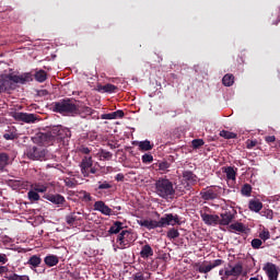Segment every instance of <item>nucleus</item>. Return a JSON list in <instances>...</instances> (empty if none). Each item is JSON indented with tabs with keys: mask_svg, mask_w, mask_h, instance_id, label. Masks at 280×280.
<instances>
[{
	"mask_svg": "<svg viewBox=\"0 0 280 280\" xmlns=\"http://www.w3.org/2000/svg\"><path fill=\"white\" fill-rule=\"evenodd\" d=\"M125 117V112L122 109H117L109 114H104L101 116V119L113 120V119H122Z\"/></svg>",
	"mask_w": 280,
	"mask_h": 280,
	"instance_id": "nucleus-18",
	"label": "nucleus"
},
{
	"mask_svg": "<svg viewBox=\"0 0 280 280\" xmlns=\"http://www.w3.org/2000/svg\"><path fill=\"white\" fill-rule=\"evenodd\" d=\"M9 261L7 254H0V264L5 265Z\"/></svg>",
	"mask_w": 280,
	"mask_h": 280,
	"instance_id": "nucleus-54",
	"label": "nucleus"
},
{
	"mask_svg": "<svg viewBox=\"0 0 280 280\" xmlns=\"http://www.w3.org/2000/svg\"><path fill=\"white\" fill-rule=\"evenodd\" d=\"M125 236V241H130L132 233L130 232V234L124 235Z\"/></svg>",
	"mask_w": 280,
	"mask_h": 280,
	"instance_id": "nucleus-59",
	"label": "nucleus"
},
{
	"mask_svg": "<svg viewBox=\"0 0 280 280\" xmlns=\"http://www.w3.org/2000/svg\"><path fill=\"white\" fill-rule=\"evenodd\" d=\"M94 210L101 212L105 217L118 215L117 211H114L110 207H108L104 201L97 200L94 203Z\"/></svg>",
	"mask_w": 280,
	"mask_h": 280,
	"instance_id": "nucleus-9",
	"label": "nucleus"
},
{
	"mask_svg": "<svg viewBox=\"0 0 280 280\" xmlns=\"http://www.w3.org/2000/svg\"><path fill=\"white\" fill-rule=\"evenodd\" d=\"M44 264H46L48 268H52L59 264V257L57 255L49 254L44 258Z\"/></svg>",
	"mask_w": 280,
	"mask_h": 280,
	"instance_id": "nucleus-21",
	"label": "nucleus"
},
{
	"mask_svg": "<svg viewBox=\"0 0 280 280\" xmlns=\"http://www.w3.org/2000/svg\"><path fill=\"white\" fill-rule=\"evenodd\" d=\"M117 90H118V88L115 86V85L112 84V83H107V84L101 86V91H103V92H105V93H109V94L114 93V92L117 91Z\"/></svg>",
	"mask_w": 280,
	"mask_h": 280,
	"instance_id": "nucleus-38",
	"label": "nucleus"
},
{
	"mask_svg": "<svg viewBox=\"0 0 280 280\" xmlns=\"http://www.w3.org/2000/svg\"><path fill=\"white\" fill-rule=\"evenodd\" d=\"M153 148H154V145L149 140L138 142V150H140L141 152L152 151Z\"/></svg>",
	"mask_w": 280,
	"mask_h": 280,
	"instance_id": "nucleus-26",
	"label": "nucleus"
},
{
	"mask_svg": "<svg viewBox=\"0 0 280 280\" xmlns=\"http://www.w3.org/2000/svg\"><path fill=\"white\" fill-rule=\"evenodd\" d=\"M205 145V140L202 139H194L191 140V148L198 150Z\"/></svg>",
	"mask_w": 280,
	"mask_h": 280,
	"instance_id": "nucleus-42",
	"label": "nucleus"
},
{
	"mask_svg": "<svg viewBox=\"0 0 280 280\" xmlns=\"http://www.w3.org/2000/svg\"><path fill=\"white\" fill-rule=\"evenodd\" d=\"M34 78L37 82L43 83L47 80V72L44 70H37L34 74Z\"/></svg>",
	"mask_w": 280,
	"mask_h": 280,
	"instance_id": "nucleus-32",
	"label": "nucleus"
},
{
	"mask_svg": "<svg viewBox=\"0 0 280 280\" xmlns=\"http://www.w3.org/2000/svg\"><path fill=\"white\" fill-rule=\"evenodd\" d=\"M9 155L7 153H0V172L4 171L9 165Z\"/></svg>",
	"mask_w": 280,
	"mask_h": 280,
	"instance_id": "nucleus-31",
	"label": "nucleus"
},
{
	"mask_svg": "<svg viewBox=\"0 0 280 280\" xmlns=\"http://www.w3.org/2000/svg\"><path fill=\"white\" fill-rule=\"evenodd\" d=\"M230 229L232 231H237L238 233H244L246 231V228H245L244 223H242V222H235V223L231 224Z\"/></svg>",
	"mask_w": 280,
	"mask_h": 280,
	"instance_id": "nucleus-33",
	"label": "nucleus"
},
{
	"mask_svg": "<svg viewBox=\"0 0 280 280\" xmlns=\"http://www.w3.org/2000/svg\"><path fill=\"white\" fill-rule=\"evenodd\" d=\"M44 199L48 200L49 202L60 207V206H63L65 202H66V198L63 195H60V194H44L43 196Z\"/></svg>",
	"mask_w": 280,
	"mask_h": 280,
	"instance_id": "nucleus-12",
	"label": "nucleus"
},
{
	"mask_svg": "<svg viewBox=\"0 0 280 280\" xmlns=\"http://www.w3.org/2000/svg\"><path fill=\"white\" fill-rule=\"evenodd\" d=\"M141 160H142V163L144 164H150L154 161L153 155L148 153L142 155Z\"/></svg>",
	"mask_w": 280,
	"mask_h": 280,
	"instance_id": "nucleus-47",
	"label": "nucleus"
},
{
	"mask_svg": "<svg viewBox=\"0 0 280 280\" xmlns=\"http://www.w3.org/2000/svg\"><path fill=\"white\" fill-rule=\"evenodd\" d=\"M93 166V159L92 156H84L81 161L80 167H81V174L84 177H89V170H91Z\"/></svg>",
	"mask_w": 280,
	"mask_h": 280,
	"instance_id": "nucleus-15",
	"label": "nucleus"
},
{
	"mask_svg": "<svg viewBox=\"0 0 280 280\" xmlns=\"http://www.w3.org/2000/svg\"><path fill=\"white\" fill-rule=\"evenodd\" d=\"M261 244H262V242H261L260 238H254V240H252V242H250V246H252V248H254V249H259V248L261 247Z\"/></svg>",
	"mask_w": 280,
	"mask_h": 280,
	"instance_id": "nucleus-46",
	"label": "nucleus"
},
{
	"mask_svg": "<svg viewBox=\"0 0 280 280\" xmlns=\"http://www.w3.org/2000/svg\"><path fill=\"white\" fill-rule=\"evenodd\" d=\"M280 23V15H278L277 21L273 22V25H278Z\"/></svg>",
	"mask_w": 280,
	"mask_h": 280,
	"instance_id": "nucleus-61",
	"label": "nucleus"
},
{
	"mask_svg": "<svg viewBox=\"0 0 280 280\" xmlns=\"http://www.w3.org/2000/svg\"><path fill=\"white\" fill-rule=\"evenodd\" d=\"M80 104L81 102L74 98H61L51 103V112L67 117H74V113L78 112V106Z\"/></svg>",
	"mask_w": 280,
	"mask_h": 280,
	"instance_id": "nucleus-2",
	"label": "nucleus"
},
{
	"mask_svg": "<svg viewBox=\"0 0 280 280\" xmlns=\"http://www.w3.org/2000/svg\"><path fill=\"white\" fill-rule=\"evenodd\" d=\"M65 186L73 189L78 186V180H75L74 178H69L68 177L67 179H65Z\"/></svg>",
	"mask_w": 280,
	"mask_h": 280,
	"instance_id": "nucleus-43",
	"label": "nucleus"
},
{
	"mask_svg": "<svg viewBox=\"0 0 280 280\" xmlns=\"http://www.w3.org/2000/svg\"><path fill=\"white\" fill-rule=\"evenodd\" d=\"M245 144L248 150H252L258 144V141L248 139L247 142H245Z\"/></svg>",
	"mask_w": 280,
	"mask_h": 280,
	"instance_id": "nucleus-52",
	"label": "nucleus"
},
{
	"mask_svg": "<svg viewBox=\"0 0 280 280\" xmlns=\"http://www.w3.org/2000/svg\"><path fill=\"white\" fill-rule=\"evenodd\" d=\"M222 264H224V260L217 259V260H213V262H209L208 265L202 264L198 266L197 271L201 275H207L211 272V270H213L214 268L220 267Z\"/></svg>",
	"mask_w": 280,
	"mask_h": 280,
	"instance_id": "nucleus-11",
	"label": "nucleus"
},
{
	"mask_svg": "<svg viewBox=\"0 0 280 280\" xmlns=\"http://www.w3.org/2000/svg\"><path fill=\"white\" fill-rule=\"evenodd\" d=\"M42 264V258L39 255H33L30 257L28 261H27V265H30V267L32 269H36L40 266Z\"/></svg>",
	"mask_w": 280,
	"mask_h": 280,
	"instance_id": "nucleus-25",
	"label": "nucleus"
},
{
	"mask_svg": "<svg viewBox=\"0 0 280 280\" xmlns=\"http://www.w3.org/2000/svg\"><path fill=\"white\" fill-rule=\"evenodd\" d=\"M222 83L225 86H232L234 84V75L233 74H225L222 79Z\"/></svg>",
	"mask_w": 280,
	"mask_h": 280,
	"instance_id": "nucleus-37",
	"label": "nucleus"
},
{
	"mask_svg": "<svg viewBox=\"0 0 280 280\" xmlns=\"http://www.w3.org/2000/svg\"><path fill=\"white\" fill-rule=\"evenodd\" d=\"M265 141H267L268 143H273L276 141V138H275V136H270V137L265 138Z\"/></svg>",
	"mask_w": 280,
	"mask_h": 280,
	"instance_id": "nucleus-57",
	"label": "nucleus"
},
{
	"mask_svg": "<svg viewBox=\"0 0 280 280\" xmlns=\"http://www.w3.org/2000/svg\"><path fill=\"white\" fill-rule=\"evenodd\" d=\"M98 156L102 161H110L113 159V153L110 151L102 149L101 152H98Z\"/></svg>",
	"mask_w": 280,
	"mask_h": 280,
	"instance_id": "nucleus-34",
	"label": "nucleus"
},
{
	"mask_svg": "<svg viewBox=\"0 0 280 280\" xmlns=\"http://www.w3.org/2000/svg\"><path fill=\"white\" fill-rule=\"evenodd\" d=\"M248 209L252 212L259 213L262 209V203L259 199H250L248 203Z\"/></svg>",
	"mask_w": 280,
	"mask_h": 280,
	"instance_id": "nucleus-20",
	"label": "nucleus"
},
{
	"mask_svg": "<svg viewBox=\"0 0 280 280\" xmlns=\"http://www.w3.org/2000/svg\"><path fill=\"white\" fill-rule=\"evenodd\" d=\"M249 280H259V279L256 277H252V278H249Z\"/></svg>",
	"mask_w": 280,
	"mask_h": 280,
	"instance_id": "nucleus-64",
	"label": "nucleus"
},
{
	"mask_svg": "<svg viewBox=\"0 0 280 280\" xmlns=\"http://www.w3.org/2000/svg\"><path fill=\"white\" fill-rule=\"evenodd\" d=\"M252 191H253V187L250 184H244L241 192L244 197H250L252 196Z\"/></svg>",
	"mask_w": 280,
	"mask_h": 280,
	"instance_id": "nucleus-39",
	"label": "nucleus"
},
{
	"mask_svg": "<svg viewBox=\"0 0 280 280\" xmlns=\"http://www.w3.org/2000/svg\"><path fill=\"white\" fill-rule=\"evenodd\" d=\"M264 242H267L270 237L271 234L268 231L260 232L258 235Z\"/></svg>",
	"mask_w": 280,
	"mask_h": 280,
	"instance_id": "nucleus-51",
	"label": "nucleus"
},
{
	"mask_svg": "<svg viewBox=\"0 0 280 280\" xmlns=\"http://www.w3.org/2000/svg\"><path fill=\"white\" fill-rule=\"evenodd\" d=\"M27 198L31 202H36V201H39L40 200V195L39 192L31 189L28 192H27Z\"/></svg>",
	"mask_w": 280,
	"mask_h": 280,
	"instance_id": "nucleus-35",
	"label": "nucleus"
},
{
	"mask_svg": "<svg viewBox=\"0 0 280 280\" xmlns=\"http://www.w3.org/2000/svg\"><path fill=\"white\" fill-rule=\"evenodd\" d=\"M172 166L167 161H160L155 164V167L158 171H160L162 174H166L168 172V168Z\"/></svg>",
	"mask_w": 280,
	"mask_h": 280,
	"instance_id": "nucleus-28",
	"label": "nucleus"
},
{
	"mask_svg": "<svg viewBox=\"0 0 280 280\" xmlns=\"http://www.w3.org/2000/svg\"><path fill=\"white\" fill-rule=\"evenodd\" d=\"M33 81V74L31 72L24 73L22 75H4L0 77V94L2 92L13 91L15 84H26Z\"/></svg>",
	"mask_w": 280,
	"mask_h": 280,
	"instance_id": "nucleus-3",
	"label": "nucleus"
},
{
	"mask_svg": "<svg viewBox=\"0 0 280 280\" xmlns=\"http://www.w3.org/2000/svg\"><path fill=\"white\" fill-rule=\"evenodd\" d=\"M3 139L7 141L14 140V135L13 133H4Z\"/></svg>",
	"mask_w": 280,
	"mask_h": 280,
	"instance_id": "nucleus-55",
	"label": "nucleus"
},
{
	"mask_svg": "<svg viewBox=\"0 0 280 280\" xmlns=\"http://www.w3.org/2000/svg\"><path fill=\"white\" fill-rule=\"evenodd\" d=\"M130 235V232L125 230L117 236V243L120 246L121 249H125L129 243H131V240H126L125 236Z\"/></svg>",
	"mask_w": 280,
	"mask_h": 280,
	"instance_id": "nucleus-19",
	"label": "nucleus"
},
{
	"mask_svg": "<svg viewBox=\"0 0 280 280\" xmlns=\"http://www.w3.org/2000/svg\"><path fill=\"white\" fill-rule=\"evenodd\" d=\"M220 136L222 138H224L225 140L237 139V133H235L233 131L222 130V131H220Z\"/></svg>",
	"mask_w": 280,
	"mask_h": 280,
	"instance_id": "nucleus-36",
	"label": "nucleus"
},
{
	"mask_svg": "<svg viewBox=\"0 0 280 280\" xmlns=\"http://www.w3.org/2000/svg\"><path fill=\"white\" fill-rule=\"evenodd\" d=\"M183 178L190 185H195L198 182V177L191 171H184Z\"/></svg>",
	"mask_w": 280,
	"mask_h": 280,
	"instance_id": "nucleus-23",
	"label": "nucleus"
},
{
	"mask_svg": "<svg viewBox=\"0 0 280 280\" xmlns=\"http://www.w3.org/2000/svg\"><path fill=\"white\" fill-rule=\"evenodd\" d=\"M179 236H180V233L175 228L170 229L167 232L168 240H175V238H178Z\"/></svg>",
	"mask_w": 280,
	"mask_h": 280,
	"instance_id": "nucleus-41",
	"label": "nucleus"
},
{
	"mask_svg": "<svg viewBox=\"0 0 280 280\" xmlns=\"http://www.w3.org/2000/svg\"><path fill=\"white\" fill-rule=\"evenodd\" d=\"M201 219L203 223L207 225L219 224V221H220L219 215L208 214L206 212H201Z\"/></svg>",
	"mask_w": 280,
	"mask_h": 280,
	"instance_id": "nucleus-17",
	"label": "nucleus"
},
{
	"mask_svg": "<svg viewBox=\"0 0 280 280\" xmlns=\"http://www.w3.org/2000/svg\"><path fill=\"white\" fill-rule=\"evenodd\" d=\"M95 172H96V170L93 168V167H91V168L89 170V175H90V174H95Z\"/></svg>",
	"mask_w": 280,
	"mask_h": 280,
	"instance_id": "nucleus-60",
	"label": "nucleus"
},
{
	"mask_svg": "<svg viewBox=\"0 0 280 280\" xmlns=\"http://www.w3.org/2000/svg\"><path fill=\"white\" fill-rule=\"evenodd\" d=\"M235 213H237V211H234L233 213L231 210H225L223 213H221L219 224L223 226L231 224L235 219Z\"/></svg>",
	"mask_w": 280,
	"mask_h": 280,
	"instance_id": "nucleus-16",
	"label": "nucleus"
},
{
	"mask_svg": "<svg viewBox=\"0 0 280 280\" xmlns=\"http://www.w3.org/2000/svg\"><path fill=\"white\" fill-rule=\"evenodd\" d=\"M122 230V222L121 221H115L114 224L109 228L108 233L110 235H117Z\"/></svg>",
	"mask_w": 280,
	"mask_h": 280,
	"instance_id": "nucleus-27",
	"label": "nucleus"
},
{
	"mask_svg": "<svg viewBox=\"0 0 280 280\" xmlns=\"http://www.w3.org/2000/svg\"><path fill=\"white\" fill-rule=\"evenodd\" d=\"M242 272H244V266L241 262L235 266L229 265V268L220 270L221 280H238Z\"/></svg>",
	"mask_w": 280,
	"mask_h": 280,
	"instance_id": "nucleus-5",
	"label": "nucleus"
},
{
	"mask_svg": "<svg viewBox=\"0 0 280 280\" xmlns=\"http://www.w3.org/2000/svg\"><path fill=\"white\" fill-rule=\"evenodd\" d=\"M31 189L33 191L45 194L48 190V186L44 185L42 183H35V184L31 185Z\"/></svg>",
	"mask_w": 280,
	"mask_h": 280,
	"instance_id": "nucleus-30",
	"label": "nucleus"
},
{
	"mask_svg": "<svg viewBox=\"0 0 280 280\" xmlns=\"http://www.w3.org/2000/svg\"><path fill=\"white\" fill-rule=\"evenodd\" d=\"M259 212H260V215L264 217V218H267V220H272L273 219V211L272 210L265 209V210H261Z\"/></svg>",
	"mask_w": 280,
	"mask_h": 280,
	"instance_id": "nucleus-45",
	"label": "nucleus"
},
{
	"mask_svg": "<svg viewBox=\"0 0 280 280\" xmlns=\"http://www.w3.org/2000/svg\"><path fill=\"white\" fill-rule=\"evenodd\" d=\"M202 198L205 200H214L219 198V192L210 188L208 191L203 192Z\"/></svg>",
	"mask_w": 280,
	"mask_h": 280,
	"instance_id": "nucleus-29",
	"label": "nucleus"
},
{
	"mask_svg": "<svg viewBox=\"0 0 280 280\" xmlns=\"http://www.w3.org/2000/svg\"><path fill=\"white\" fill-rule=\"evenodd\" d=\"M133 280H149V277H145L143 272L138 271L133 275Z\"/></svg>",
	"mask_w": 280,
	"mask_h": 280,
	"instance_id": "nucleus-50",
	"label": "nucleus"
},
{
	"mask_svg": "<svg viewBox=\"0 0 280 280\" xmlns=\"http://www.w3.org/2000/svg\"><path fill=\"white\" fill-rule=\"evenodd\" d=\"M82 200L84 202H92L93 198L91 196V192H86L85 190L81 191Z\"/></svg>",
	"mask_w": 280,
	"mask_h": 280,
	"instance_id": "nucleus-48",
	"label": "nucleus"
},
{
	"mask_svg": "<svg viewBox=\"0 0 280 280\" xmlns=\"http://www.w3.org/2000/svg\"><path fill=\"white\" fill-rule=\"evenodd\" d=\"M78 112L74 113V117L81 116V118L85 119L88 116H92L95 113V109L92 107H89L83 104H79L77 107Z\"/></svg>",
	"mask_w": 280,
	"mask_h": 280,
	"instance_id": "nucleus-14",
	"label": "nucleus"
},
{
	"mask_svg": "<svg viewBox=\"0 0 280 280\" xmlns=\"http://www.w3.org/2000/svg\"><path fill=\"white\" fill-rule=\"evenodd\" d=\"M35 144H39V147H50L52 145L55 138L47 132H37L33 138Z\"/></svg>",
	"mask_w": 280,
	"mask_h": 280,
	"instance_id": "nucleus-7",
	"label": "nucleus"
},
{
	"mask_svg": "<svg viewBox=\"0 0 280 280\" xmlns=\"http://www.w3.org/2000/svg\"><path fill=\"white\" fill-rule=\"evenodd\" d=\"M152 273L151 272H144V277H149V280L151 279Z\"/></svg>",
	"mask_w": 280,
	"mask_h": 280,
	"instance_id": "nucleus-62",
	"label": "nucleus"
},
{
	"mask_svg": "<svg viewBox=\"0 0 280 280\" xmlns=\"http://www.w3.org/2000/svg\"><path fill=\"white\" fill-rule=\"evenodd\" d=\"M67 224L70 226L74 225V222L78 221V215L75 212H71L69 215L66 217Z\"/></svg>",
	"mask_w": 280,
	"mask_h": 280,
	"instance_id": "nucleus-40",
	"label": "nucleus"
},
{
	"mask_svg": "<svg viewBox=\"0 0 280 280\" xmlns=\"http://www.w3.org/2000/svg\"><path fill=\"white\" fill-rule=\"evenodd\" d=\"M223 173L225 174V178L228 180L235 182L237 177V171H234L232 166L224 167Z\"/></svg>",
	"mask_w": 280,
	"mask_h": 280,
	"instance_id": "nucleus-24",
	"label": "nucleus"
},
{
	"mask_svg": "<svg viewBox=\"0 0 280 280\" xmlns=\"http://www.w3.org/2000/svg\"><path fill=\"white\" fill-rule=\"evenodd\" d=\"M78 151H80L82 154H85V155L91 153V149H89L88 147H84V145L80 147V149H78Z\"/></svg>",
	"mask_w": 280,
	"mask_h": 280,
	"instance_id": "nucleus-53",
	"label": "nucleus"
},
{
	"mask_svg": "<svg viewBox=\"0 0 280 280\" xmlns=\"http://www.w3.org/2000/svg\"><path fill=\"white\" fill-rule=\"evenodd\" d=\"M140 255L142 259H149V257H152L154 255V252L151 245L144 244L141 248Z\"/></svg>",
	"mask_w": 280,
	"mask_h": 280,
	"instance_id": "nucleus-22",
	"label": "nucleus"
},
{
	"mask_svg": "<svg viewBox=\"0 0 280 280\" xmlns=\"http://www.w3.org/2000/svg\"><path fill=\"white\" fill-rule=\"evenodd\" d=\"M262 270L268 276V280H278L279 278V267L272 262L265 264Z\"/></svg>",
	"mask_w": 280,
	"mask_h": 280,
	"instance_id": "nucleus-10",
	"label": "nucleus"
},
{
	"mask_svg": "<svg viewBox=\"0 0 280 280\" xmlns=\"http://www.w3.org/2000/svg\"><path fill=\"white\" fill-rule=\"evenodd\" d=\"M112 184L107 183V182H103V183H100L98 186H97V189L98 190H107V189H112Z\"/></svg>",
	"mask_w": 280,
	"mask_h": 280,
	"instance_id": "nucleus-49",
	"label": "nucleus"
},
{
	"mask_svg": "<svg viewBox=\"0 0 280 280\" xmlns=\"http://www.w3.org/2000/svg\"><path fill=\"white\" fill-rule=\"evenodd\" d=\"M27 159L31 161H43L46 159L47 151L42 145H30L25 152Z\"/></svg>",
	"mask_w": 280,
	"mask_h": 280,
	"instance_id": "nucleus-6",
	"label": "nucleus"
},
{
	"mask_svg": "<svg viewBox=\"0 0 280 280\" xmlns=\"http://www.w3.org/2000/svg\"><path fill=\"white\" fill-rule=\"evenodd\" d=\"M155 192L163 199L173 198L175 195L174 184L166 177H160L155 182Z\"/></svg>",
	"mask_w": 280,
	"mask_h": 280,
	"instance_id": "nucleus-4",
	"label": "nucleus"
},
{
	"mask_svg": "<svg viewBox=\"0 0 280 280\" xmlns=\"http://www.w3.org/2000/svg\"><path fill=\"white\" fill-rule=\"evenodd\" d=\"M115 180H117V182H122V180H125V175L121 174V173H118V174L116 175V177H115Z\"/></svg>",
	"mask_w": 280,
	"mask_h": 280,
	"instance_id": "nucleus-56",
	"label": "nucleus"
},
{
	"mask_svg": "<svg viewBox=\"0 0 280 280\" xmlns=\"http://www.w3.org/2000/svg\"><path fill=\"white\" fill-rule=\"evenodd\" d=\"M47 135H50L51 137H54V139H56V137H58V139H65V136H71V131L62 128L61 126H56L51 127L50 131H47Z\"/></svg>",
	"mask_w": 280,
	"mask_h": 280,
	"instance_id": "nucleus-13",
	"label": "nucleus"
},
{
	"mask_svg": "<svg viewBox=\"0 0 280 280\" xmlns=\"http://www.w3.org/2000/svg\"><path fill=\"white\" fill-rule=\"evenodd\" d=\"M12 117L16 121H22L27 125L35 124L36 120H38V116L34 114L22 113V112H14Z\"/></svg>",
	"mask_w": 280,
	"mask_h": 280,
	"instance_id": "nucleus-8",
	"label": "nucleus"
},
{
	"mask_svg": "<svg viewBox=\"0 0 280 280\" xmlns=\"http://www.w3.org/2000/svg\"><path fill=\"white\" fill-rule=\"evenodd\" d=\"M8 280H30V277L26 275L20 276L18 273L10 275Z\"/></svg>",
	"mask_w": 280,
	"mask_h": 280,
	"instance_id": "nucleus-44",
	"label": "nucleus"
},
{
	"mask_svg": "<svg viewBox=\"0 0 280 280\" xmlns=\"http://www.w3.org/2000/svg\"><path fill=\"white\" fill-rule=\"evenodd\" d=\"M7 271H8L7 266H0V275H4L7 273Z\"/></svg>",
	"mask_w": 280,
	"mask_h": 280,
	"instance_id": "nucleus-58",
	"label": "nucleus"
},
{
	"mask_svg": "<svg viewBox=\"0 0 280 280\" xmlns=\"http://www.w3.org/2000/svg\"><path fill=\"white\" fill-rule=\"evenodd\" d=\"M138 224H140L142 228L147 229L148 231H152L159 228H166L167 225H180V219L178 214H172V213H167L164 214V217H162L160 219V221H154V220H140L138 221Z\"/></svg>",
	"mask_w": 280,
	"mask_h": 280,
	"instance_id": "nucleus-1",
	"label": "nucleus"
},
{
	"mask_svg": "<svg viewBox=\"0 0 280 280\" xmlns=\"http://www.w3.org/2000/svg\"><path fill=\"white\" fill-rule=\"evenodd\" d=\"M114 209H116L117 211H120V210H121V207H120V206H117V207H115Z\"/></svg>",
	"mask_w": 280,
	"mask_h": 280,
	"instance_id": "nucleus-63",
	"label": "nucleus"
}]
</instances>
